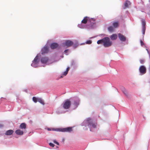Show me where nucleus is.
<instances>
[{"label":"nucleus","mask_w":150,"mask_h":150,"mask_svg":"<svg viewBox=\"0 0 150 150\" xmlns=\"http://www.w3.org/2000/svg\"><path fill=\"white\" fill-rule=\"evenodd\" d=\"M103 44L105 47H109L112 45V42L109 38L105 37L103 38Z\"/></svg>","instance_id":"nucleus-1"},{"label":"nucleus","mask_w":150,"mask_h":150,"mask_svg":"<svg viewBox=\"0 0 150 150\" xmlns=\"http://www.w3.org/2000/svg\"><path fill=\"white\" fill-rule=\"evenodd\" d=\"M71 105V101L69 99H67L64 103L63 107L64 109H68L70 107Z\"/></svg>","instance_id":"nucleus-2"},{"label":"nucleus","mask_w":150,"mask_h":150,"mask_svg":"<svg viewBox=\"0 0 150 150\" xmlns=\"http://www.w3.org/2000/svg\"><path fill=\"white\" fill-rule=\"evenodd\" d=\"M59 131L63 132H71L72 131V127H69L65 128L59 129Z\"/></svg>","instance_id":"nucleus-3"},{"label":"nucleus","mask_w":150,"mask_h":150,"mask_svg":"<svg viewBox=\"0 0 150 150\" xmlns=\"http://www.w3.org/2000/svg\"><path fill=\"white\" fill-rule=\"evenodd\" d=\"M140 72L142 74H144L146 72V68L144 66H141L139 68Z\"/></svg>","instance_id":"nucleus-4"},{"label":"nucleus","mask_w":150,"mask_h":150,"mask_svg":"<svg viewBox=\"0 0 150 150\" xmlns=\"http://www.w3.org/2000/svg\"><path fill=\"white\" fill-rule=\"evenodd\" d=\"M73 44V42L69 40H66L65 42L64 43V46H67V47H69L72 45Z\"/></svg>","instance_id":"nucleus-5"},{"label":"nucleus","mask_w":150,"mask_h":150,"mask_svg":"<svg viewBox=\"0 0 150 150\" xmlns=\"http://www.w3.org/2000/svg\"><path fill=\"white\" fill-rule=\"evenodd\" d=\"M118 36L120 40L122 41H125L126 40V38L121 33L118 34Z\"/></svg>","instance_id":"nucleus-6"},{"label":"nucleus","mask_w":150,"mask_h":150,"mask_svg":"<svg viewBox=\"0 0 150 150\" xmlns=\"http://www.w3.org/2000/svg\"><path fill=\"white\" fill-rule=\"evenodd\" d=\"M49 51L48 48L47 46L44 47L41 50L42 54H44L47 53Z\"/></svg>","instance_id":"nucleus-7"},{"label":"nucleus","mask_w":150,"mask_h":150,"mask_svg":"<svg viewBox=\"0 0 150 150\" xmlns=\"http://www.w3.org/2000/svg\"><path fill=\"white\" fill-rule=\"evenodd\" d=\"M15 133L16 134L19 135H22L23 134V132L20 129L16 130L15 132Z\"/></svg>","instance_id":"nucleus-8"},{"label":"nucleus","mask_w":150,"mask_h":150,"mask_svg":"<svg viewBox=\"0 0 150 150\" xmlns=\"http://www.w3.org/2000/svg\"><path fill=\"white\" fill-rule=\"evenodd\" d=\"M14 131L12 129H10L6 131L5 134L6 135H12Z\"/></svg>","instance_id":"nucleus-9"},{"label":"nucleus","mask_w":150,"mask_h":150,"mask_svg":"<svg viewBox=\"0 0 150 150\" xmlns=\"http://www.w3.org/2000/svg\"><path fill=\"white\" fill-rule=\"evenodd\" d=\"M41 62L42 63H46L48 61L47 57H43L41 59Z\"/></svg>","instance_id":"nucleus-10"},{"label":"nucleus","mask_w":150,"mask_h":150,"mask_svg":"<svg viewBox=\"0 0 150 150\" xmlns=\"http://www.w3.org/2000/svg\"><path fill=\"white\" fill-rule=\"evenodd\" d=\"M58 46V44L55 43H52L50 46V47L52 49H54Z\"/></svg>","instance_id":"nucleus-11"},{"label":"nucleus","mask_w":150,"mask_h":150,"mask_svg":"<svg viewBox=\"0 0 150 150\" xmlns=\"http://www.w3.org/2000/svg\"><path fill=\"white\" fill-rule=\"evenodd\" d=\"M117 35L116 34H113L110 36V38L112 40H115L117 39Z\"/></svg>","instance_id":"nucleus-12"},{"label":"nucleus","mask_w":150,"mask_h":150,"mask_svg":"<svg viewBox=\"0 0 150 150\" xmlns=\"http://www.w3.org/2000/svg\"><path fill=\"white\" fill-rule=\"evenodd\" d=\"M88 18L89 17L87 16L85 17L83 19L81 23L84 24L86 23L88 21Z\"/></svg>","instance_id":"nucleus-13"},{"label":"nucleus","mask_w":150,"mask_h":150,"mask_svg":"<svg viewBox=\"0 0 150 150\" xmlns=\"http://www.w3.org/2000/svg\"><path fill=\"white\" fill-rule=\"evenodd\" d=\"M26 124L25 123H23L20 125V128L21 129H25L26 128Z\"/></svg>","instance_id":"nucleus-14"},{"label":"nucleus","mask_w":150,"mask_h":150,"mask_svg":"<svg viewBox=\"0 0 150 150\" xmlns=\"http://www.w3.org/2000/svg\"><path fill=\"white\" fill-rule=\"evenodd\" d=\"M131 4L130 2L128 1H127L124 4V8H125L127 7H128V6Z\"/></svg>","instance_id":"nucleus-15"},{"label":"nucleus","mask_w":150,"mask_h":150,"mask_svg":"<svg viewBox=\"0 0 150 150\" xmlns=\"http://www.w3.org/2000/svg\"><path fill=\"white\" fill-rule=\"evenodd\" d=\"M89 125L91 127H93V128H96V124H93V123H90Z\"/></svg>","instance_id":"nucleus-16"},{"label":"nucleus","mask_w":150,"mask_h":150,"mask_svg":"<svg viewBox=\"0 0 150 150\" xmlns=\"http://www.w3.org/2000/svg\"><path fill=\"white\" fill-rule=\"evenodd\" d=\"M112 25L114 28H116L118 26L119 23L118 22H115L113 23Z\"/></svg>","instance_id":"nucleus-17"},{"label":"nucleus","mask_w":150,"mask_h":150,"mask_svg":"<svg viewBox=\"0 0 150 150\" xmlns=\"http://www.w3.org/2000/svg\"><path fill=\"white\" fill-rule=\"evenodd\" d=\"M108 30L110 32H112L114 31V28L112 26L108 27Z\"/></svg>","instance_id":"nucleus-18"},{"label":"nucleus","mask_w":150,"mask_h":150,"mask_svg":"<svg viewBox=\"0 0 150 150\" xmlns=\"http://www.w3.org/2000/svg\"><path fill=\"white\" fill-rule=\"evenodd\" d=\"M122 91L123 93L126 96H127L128 93L127 91L125 89V88H123L122 89Z\"/></svg>","instance_id":"nucleus-19"},{"label":"nucleus","mask_w":150,"mask_h":150,"mask_svg":"<svg viewBox=\"0 0 150 150\" xmlns=\"http://www.w3.org/2000/svg\"><path fill=\"white\" fill-rule=\"evenodd\" d=\"M122 91L123 93L126 96H127L128 93L127 91L125 89V88H123L122 89Z\"/></svg>","instance_id":"nucleus-20"},{"label":"nucleus","mask_w":150,"mask_h":150,"mask_svg":"<svg viewBox=\"0 0 150 150\" xmlns=\"http://www.w3.org/2000/svg\"><path fill=\"white\" fill-rule=\"evenodd\" d=\"M122 91L123 93L126 96H127L128 93L127 91L125 89V88H123L122 89Z\"/></svg>","instance_id":"nucleus-21"},{"label":"nucleus","mask_w":150,"mask_h":150,"mask_svg":"<svg viewBox=\"0 0 150 150\" xmlns=\"http://www.w3.org/2000/svg\"><path fill=\"white\" fill-rule=\"evenodd\" d=\"M38 56H36L35 57L33 61V62H35V63L36 64H38Z\"/></svg>","instance_id":"nucleus-22"},{"label":"nucleus","mask_w":150,"mask_h":150,"mask_svg":"<svg viewBox=\"0 0 150 150\" xmlns=\"http://www.w3.org/2000/svg\"><path fill=\"white\" fill-rule=\"evenodd\" d=\"M38 101L39 102H40L41 104H42V105H44L45 103H44V102L43 101L41 98H38Z\"/></svg>","instance_id":"nucleus-23"},{"label":"nucleus","mask_w":150,"mask_h":150,"mask_svg":"<svg viewBox=\"0 0 150 150\" xmlns=\"http://www.w3.org/2000/svg\"><path fill=\"white\" fill-rule=\"evenodd\" d=\"M142 28H146V23L144 20L142 19Z\"/></svg>","instance_id":"nucleus-24"},{"label":"nucleus","mask_w":150,"mask_h":150,"mask_svg":"<svg viewBox=\"0 0 150 150\" xmlns=\"http://www.w3.org/2000/svg\"><path fill=\"white\" fill-rule=\"evenodd\" d=\"M38 98H37L36 97H33V101L35 103H37V102L38 101Z\"/></svg>","instance_id":"nucleus-25"},{"label":"nucleus","mask_w":150,"mask_h":150,"mask_svg":"<svg viewBox=\"0 0 150 150\" xmlns=\"http://www.w3.org/2000/svg\"><path fill=\"white\" fill-rule=\"evenodd\" d=\"M38 64H36L35 63V62H33L31 64V65L32 66L34 67H36L37 66V65Z\"/></svg>","instance_id":"nucleus-26"},{"label":"nucleus","mask_w":150,"mask_h":150,"mask_svg":"<svg viewBox=\"0 0 150 150\" xmlns=\"http://www.w3.org/2000/svg\"><path fill=\"white\" fill-rule=\"evenodd\" d=\"M97 43L98 44L103 43V39L101 40H98L97 42Z\"/></svg>","instance_id":"nucleus-27"},{"label":"nucleus","mask_w":150,"mask_h":150,"mask_svg":"<svg viewBox=\"0 0 150 150\" xmlns=\"http://www.w3.org/2000/svg\"><path fill=\"white\" fill-rule=\"evenodd\" d=\"M146 30V28H142V32L143 35L144 34Z\"/></svg>","instance_id":"nucleus-28"},{"label":"nucleus","mask_w":150,"mask_h":150,"mask_svg":"<svg viewBox=\"0 0 150 150\" xmlns=\"http://www.w3.org/2000/svg\"><path fill=\"white\" fill-rule=\"evenodd\" d=\"M91 43H92V41L91 40H88L86 42V44H91Z\"/></svg>","instance_id":"nucleus-29"},{"label":"nucleus","mask_w":150,"mask_h":150,"mask_svg":"<svg viewBox=\"0 0 150 150\" xmlns=\"http://www.w3.org/2000/svg\"><path fill=\"white\" fill-rule=\"evenodd\" d=\"M144 60L143 59H141L140 60V62L141 64L144 63Z\"/></svg>","instance_id":"nucleus-30"},{"label":"nucleus","mask_w":150,"mask_h":150,"mask_svg":"<svg viewBox=\"0 0 150 150\" xmlns=\"http://www.w3.org/2000/svg\"><path fill=\"white\" fill-rule=\"evenodd\" d=\"M49 145L50 146H52V147H54V144H53V143H50Z\"/></svg>","instance_id":"nucleus-31"},{"label":"nucleus","mask_w":150,"mask_h":150,"mask_svg":"<svg viewBox=\"0 0 150 150\" xmlns=\"http://www.w3.org/2000/svg\"><path fill=\"white\" fill-rule=\"evenodd\" d=\"M68 73V72H67L66 71L64 72L63 75L64 76H65Z\"/></svg>","instance_id":"nucleus-32"},{"label":"nucleus","mask_w":150,"mask_h":150,"mask_svg":"<svg viewBox=\"0 0 150 150\" xmlns=\"http://www.w3.org/2000/svg\"><path fill=\"white\" fill-rule=\"evenodd\" d=\"M53 142L54 143L57 144V145H59V143L58 142H57L56 140H54L53 141Z\"/></svg>","instance_id":"nucleus-33"},{"label":"nucleus","mask_w":150,"mask_h":150,"mask_svg":"<svg viewBox=\"0 0 150 150\" xmlns=\"http://www.w3.org/2000/svg\"><path fill=\"white\" fill-rule=\"evenodd\" d=\"M140 43L142 46H143L144 45V42L142 40H140Z\"/></svg>","instance_id":"nucleus-34"},{"label":"nucleus","mask_w":150,"mask_h":150,"mask_svg":"<svg viewBox=\"0 0 150 150\" xmlns=\"http://www.w3.org/2000/svg\"><path fill=\"white\" fill-rule=\"evenodd\" d=\"M69 67H68L67 68V69H66V71L68 72V71H69Z\"/></svg>","instance_id":"nucleus-35"},{"label":"nucleus","mask_w":150,"mask_h":150,"mask_svg":"<svg viewBox=\"0 0 150 150\" xmlns=\"http://www.w3.org/2000/svg\"><path fill=\"white\" fill-rule=\"evenodd\" d=\"M68 51V50H65L64 52L66 53Z\"/></svg>","instance_id":"nucleus-36"},{"label":"nucleus","mask_w":150,"mask_h":150,"mask_svg":"<svg viewBox=\"0 0 150 150\" xmlns=\"http://www.w3.org/2000/svg\"><path fill=\"white\" fill-rule=\"evenodd\" d=\"M94 21V19H93V18H91V20H90V21Z\"/></svg>","instance_id":"nucleus-37"},{"label":"nucleus","mask_w":150,"mask_h":150,"mask_svg":"<svg viewBox=\"0 0 150 150\" xmlns=\"http://www.w3.org/2000/svg\"><path fill=\"white\" fill-rule=\"evenodd\" d=\"M3 126V125L1 124H0V127H1Z\"/></svg>","instance_id":"nucleus-38"},{"label":"nucleus","mask_w":150,"mask_h":150,"mask_svg":"<svg viewBox=\"0 0 150 150\" xmlns=\"http://www.w3.org/2000/svg\"><path fill=\"white\" fill-rule=\"evenodd\" d=\"M48 130H50V129H48Z\"/></svg>","instance_id":"nucleus-39"},{"label":"nucleus","mask_w":150,"mask_h":150,"mask_svg":"<svg viewBox=\"0 0 150 150\" xmlns=\"http://www.w3.org/2000/svg\"><path fill=\"white\" fill-rule=\"evenodd\" d=\"M62 77H63V76H61V78H62Z\"/></svg>","instance_id":"nucleus-40"}]
</instances>
